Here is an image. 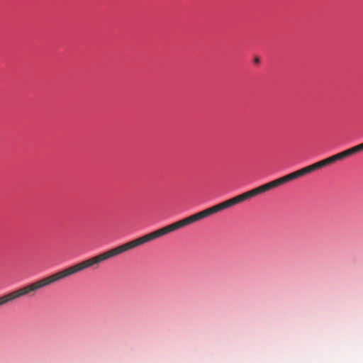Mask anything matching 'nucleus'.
I'll list each match as a JSON object with an SVG mask.
<instances>
[{"label": "nucleus", "instance_id": "nucleus-5", "mask_svg": "<svg viewBox=\"0 0 363 363\" xmlns=\"http://www.w3.org/2000/svg\"><path fill=\"white\" fill-rule=\"evenodd\" d=\"M315 170H318L319 169L323 168L328 165L326 159H324L323 160H320L318 162H315L313 164Z\"/></svg>", "mask_w": 363, "mask_h": 363}, {"label": "nucleus", "instance_id": "nucleus-10", "mask_svg": "<svg viewBox=\"0 0 363 363\" xmlns=\"http://www.w3.org/2000/svg\"><path fill=\"white\" fill-rule=\"evenodd\" d=\"M356 148H357L358 152L362 151L363 150V143L358 145H356Z\"/></svg>", "mask_w": 363, "mask_h": 363}, {"label": "nucleus", "instance_id": "nucleus-11", "mask_svg": "<svg viewBox=\"0 0 363 363\" xmlns=\"http://www.w3.org/2000/svg\"><path fill=\"white\" fill-rule=\"evenodd\" d=\"M255 62L256 63H259V59L258 57L255 58Z\"/></svg>", "mask_w": 363, "mask_h": 363}, {"label": "nucleus", "instance_id": "nucleus-8", "mask_svg": "<svg viewBox=\"0 0 363 363\" xmlns=\"http://www.w3.org/2000/svg\"><path fill=\"white\" fill-rule=\"evenodd\" d=\"M346 151H347V155H348L349 157H350V156H352V155H354V154H356V153H357V152H357V148H356V146L352 147H351V148H350V149H347V150H346Z\"/></svg>", "mask_w": 363, "mask_h": 363}, {"label": "nucleus", "instance_id": "nucleus-2", "mask_svg": "<svg viewBox=\"0 0 363 363\" xmlns=\"http://www.w3.org/2000/svg\"><path fill=\"white\" fill-rule=\"evenodd\" d=\"M279 186L280 185L277 179L273 180L270 182H268L257 188H255L250 191H248L237 196L231 198L227 201H225L212 207L206 208L203 211L193 214L184 219L179 220L175 223H173L170 225L160 228L155 231L151 232L150 233H148L147 235L150 241L157 239L172 232L184 228L194 223L201 220L206 217L217 213L226 208H228L245 201L250 199L251 198L257 196V195H259L273 189H275Z\"/></svg>", "mask_w": 363, "mask_h": 363}, {"label": "nucleus", "instance_id": "nucleus-7", "mask_svg": "<svg viewBox=\"0 0 363 363\" xmlns=\"http://www.w3.org/2000/svg\"><path fill=\"white\" fill-rule=\"evenodd\" d=\"M326 160H327L328 165L338 161L336 155H334L331 157L326 158Z\"/></svg>", "mask_w": 363, "mask_h": 363}, {"label": "nucleus", "instance_id": "nucleus-4", "mask_svg": "<svg viewBox=\"0 0 363 363\" xmlns=\"http://www.w3.org/2000/svg\"><path fill=\"white\" fill-rule=\"evenodd\" d=\"M314 171H316V170L315 169L313 164L298 170L301 177L307 174H310Z\"/></svg>", "mask_w": 363, "mask_h": 363}, {"label": "nucleus", "instance_id": "nucleus-3", "mask_svg": "<svg viewBox=\"0 0 363 363\" xmlns=\"http://www.w3.org/2000/svg\"><path fill=\"white\" fill-rule=\"evenodd\" d=\"M299 177H300L299 173H298V172L297 170V171L294 172L292 173H290V174H289L287 175H285V176H284L282 177H280V178L277 179V180L279 182V185L281 186V185H283V184H286L287 182H291L293 180H295V179H298Z\"/></svg>", "mask_w": 363, "mask_h": 363}, {"label": "nucleus", "instance_id": "nucleus-9", "mask_svg": "<svg viewBox=\"0 0 363 363\" xmlns=\"http://www.w3.org/2000/svg\"><path fill=\"white\" fill-rule=\"evenodd\" d=\"M346 151H347V155H348L349 157H350V156H352V155H354V154H356V153H357V152H357V148H356V146L352 147H351V148H350V149H347V150H346Z\"/></svg>", "mask_w": 363, "mask_h": 363}, {"label": "nucleus", "instance_id": "nucleus-6", "mask_svg": "<svg viewBox=\"0 0 363 363\" xmlns=\"http://www.w3.org/2000/svg\"><path fill=\"white\" fill-rule=\"evenodd\" d=\"M336 156H337V160H343V159L349 157L347 155L346 150H344L341 152L336 154Z\"/></svg>", "mask_w": 363, "mask_h": 363}, {"label": "nucleus", "instance_id": "nucleus-1", "mask_svg": "<svg viewBox=\"0 0 363 363\" xmlns=\"http://www.w3.org/2000/svg\"><path fill=\"white\" fill-rule=\"evenodd\" d=\"M148 242H150V240L147 234L142 237L133 240L130 242L117 246L114 248H112L109 250H107L96 256L84 260L62 271L57 272L52 275L45 277L30 285L24 286V295L35 291L39 289L52 284L56 281H58L61 279H63L67 277L78 273L86 269L94 267L96 265H99L100 263L106 260H108L113 257L118 256L122 253L133 250Z\"/></svg>", "mask_w": 363, "mask_h": 363}]
</instances>
